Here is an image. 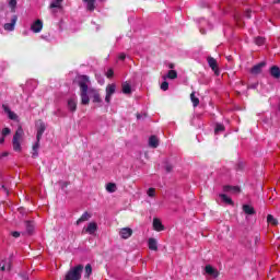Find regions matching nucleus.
<instances>
[{
    "mask_svg": "<svg viewBox=\"0 0 280 280\" xmlns=\"http://www.w3.org/2000/svg\"><path fill=\"white\" fill-rule=\"evenodd\" d=\"M77 82L80 88L81 104L86 106L91 102V98L89 97V93H91V90H89V83L91 82L89 75H79Z\"/></svg>",
    "mask_w": 280,
    "mask_h": 280,
    "instance_id": "f257e3e1",
    "label": "nucleus"
},
{
    "mask_svg": "<svg viewBox=\"0 0 280 280\" xmlns=\"http://www.w3.org/2000/svg\"><path fill=\"white\" fill-rule=\"evenodd\" d=\"M83 271L84 265H77L67 272L65 280H80Z\"/></svg>",
    "mask_w": 280,
    "mask_h": 280,
    "instance_id": "f03ea898",
    "label": "nucleus"
},
{
    "mask_svg": "<svg viewBox=\"0 0 280 280\" xmlns=\"http://www.w3.org/2000/svg\"><path fill=\"white\" fill-rule=\"evenodd\" d=\"M23 137V128L19 127L13 136V150L14 152H21V139Z\"/></svg>",
    "mask_w": 280,
    "mask_h": 280,
    "instance_id": "7ed1b4c3",
    "label": "nucleus"
},
{
    "mask_svg": "<svg viewBox=\"0 0 280 280\" xmlns=\"http://www.w3.org/2000/svg\"><path fill=\"white\" fill-rule=\"evenodd\" d=\"M117 89V86L115 84H108L106 88V96H105V102L107 104H110V97H113V95H115V90Z\"/></svg>",
    "mask_w": 280,
    "mask_h": 280,
    "instance_id": "20e7f679",
    "label": "nucleus"
},
{
    "mask_svg": "<svg viewBox=\"0 0 280 280\" xmlns=\"http://www.w3.org/2000/svg\"><path fill=\"white\" fill-rule=\"evenodd\" d=\"M45 130H47V126H45L43 120L37 121V136L36 139L40 141L43 139V135H45Z\"/></svg>",
    "mask_w": 280,
    "mask_h": 280,
    "instance_id": "39448f33",
    "label": "nucleus"
},
{
    "mask_svg": "<svg viewBox=\"0 0 280 280\" xmlns=\"http://www.w3.org/2000/svg\"><path fill=\"white\" fill-rule=\"evenodd\" d=\"M205 271L206 275H209V277H212V279H218V277H220V272L217 271V269L213 268L211 265H207Z\"/></svg>",
    "mask_w": 280,
    "mask_h": 280,
    "instance_id": "423d86ee",
    "label": "nucleus"
},
{
    "mask_svg": "<svg viewBox=\"0 0 280 280\" xmlns=\"http://www.w3.org/2000/svg\"><path fill=\"white\" fill-rule=\"evenodd\" d=\"M264 67H266V61H261L258 65H255L252 69H250V73L252 75H259V73H261V70L264 69Z\"/></svg>",
    "mask_w": 280,
    "mask_h": 280,
    "instance_id": "0eeeda50",
    "label": "nucleus"
},
{
    "mask_svg": "<svg viewBox=\"0 0 280 280\" xmlns=\"http://www.w3.org/2000/svg\"><path fill=\"white\" fill-rule=\"evenodd\" d=\"M119 235H120L121 240H129V237H132V229L122 228L119 231Z\"/></svg>",
    "mask_w": 280,
    "mask_h": 280,
    "instance_id": "6e6552de",
    "label": "nucleus"
},
{
    "mask_svg": "<svg viewBox=\"0 0 280 280\" xmlns=\"http://www.w3.org/2000/svg\"><path fill=\"white\" fill-rule=\"evenodd\" d=\"M32 32L35 34H38L39 32L43 31V21L36 20L32 25H31Z\"/></svg>",
    "mask_w": 280,
    "mask_h": 280,
    "instance_id": "1a4fd4ad",
    "label": "nucleus"
},
{
    "mask_svg": "<svg viewBox=\"0 0 280 280\" xmlns=\"http://www.w3.org/2000/svg\"><path fill=\"white\" fill-rule=\"evenodd\" d=\"M16 21H19V18L16 15H13L11 19V23L4 24V30H7V32H14V25H16Z\"/></svg>",
    "mask_w": 280,
    "mask_h": 280,
    "instance_id": "9d476101",
    "label": "nucleus"
},
{
    "mask_svg": "<svg viewBox=\"0 0 280 280\" xmlns=\"http://www.w3.org/2000/svg\"><path fill=\"white\" fill-rule=\"evenodd\" d=\"M269 73H270L271 78H275V80L280 79V68L278 66H272L269 69Z\"/></svg>",
    "mask_w": 280,
    "mask_h": 280,
    "instance_id": "9b49d317",
    "label": "nucleus"
},
{
    "mask_svg": "<svg viewBox=\"0 0 280 280\" xmlns=\"http://www.w3.org/2000/svg\"><path fill=\"white\" fill-rule=\"evenodd\" d=\"M208 65L214 71V73L218 75V61L213 57H208Z\"/></svg>",
    "mask_w": 280,
    "mask_h": 280,
    "instance_id": "f8f14e48",
    "label": "nucleus"
},
{
    "mask_svg": "<svg viewBox=\"0 0 280 280\" xmlns=\"http://www.w3.org/2000/svg\"><path fill=\"white\" fill-rule=\"evenodd\" d=\"M97 231V223L91 222L88 224V228L85 229V233H89V235H95V232Z\"/></svg>",
    "mask_w": 280,
    "mask_h": 280,
    "instance_id": "ddd939ff",
    "label": "nucleus"
},
{
    "mask_svg": "<svg viewBox=\"0 0 280 280\" xmlns=\"http://www.w3.org/2000/svg\"><path fill=\"white\" fill-rule=\"evenodd\" d=\"M243 211L244 213H246V215H255V208H253V206L250 205H244L243 206Z\"/></svg>",
    "mask_w": 280,
    "mask_h": 280,
    "instance_id": "4468645a",
    "label": "nucleus"
},
{
    "mask_svg": "<svg viewBox=\"0 0 280 280\" xmlns=\"http://www.w3.org/2000/svg\"><path fill=\"white\" fill-rule=\"evenodd\" d=\"M91 220V214L89 212H84L81 218L77 220V225L82 224V222H89Z\"/></svg>",
    "mask_w": 280,
    "mask_h": 280,
    "instance_id": "2eb2a0df",
    "label": "nucleus"
},
{
    "mask_svg": "<svg viewBox=\"0 0 280 280\" xmlns=\"http://www.w3.org/2000/svg\"><path fill=\"white\" fill-rule=\"evenodd\" d=\"M68 108H69V110H71V113H75V110L78 108V102L73 98H70L68 101Z\"/></svg>",
    "mask_w": 280,
    "mask_h": 280,
    "instance_id": "dca6fc26",
    "label": "nucleus"
},
{
    "mask_svg": "<svg viewBox=\"0 0 280 280\" xmlns=\"http://www.w3.org/2000/svg\"><path fill=\"white\" fill-rule=\"evenodd\" d=\"M223 190L231 194H240V187L237 186H224Z\"/></svg>",
    "mask_w": 280,
    "mask_h": 280,
    "instance_id": "f3484780",
    "label": "nucleus"
},
{
    "mask_svg": "<svg viewBox=\"0 0 280 280\" xmlns=\"http://www.w3.org/2000/svg\"><path fill=\"white\" fill-rule=\"evenodd\" d=\"M149 145L150 148H159V138H156V136H151L149 138Z\"/></svg>",
    "mask_w": 280,
    "mask_h": 280,
    "instance_id": "a211bd4d",
    "label": "nucleus"
},
{
    "mask_svg": "<svg viewBox=\"0 0 280 280\" xmlns=\"http://www.w3.org/2000/svg\"><path fill=\"white\" fill-rule=\"evenodd\" d=\"M153 228L155 231H163L165 226H163V223L159 219L153 220Z\"/></svg>",
    "mask_w": 280,
    "mask_h": 280,
    "instance_id": "6ab92c4d",
    "label": "nucleus"
},
{
    "mask_svg": "<svg viewBox=\"0 0 280 280\" xmlns=\"http://www.w3.org/2000/svg\"><path fill=\"white\" fill-rule=\"evenodd\" d=\"M148 244L150 250H159V244L156 243L155 238H149Z\"/></svg>",
    "mask_w": 280,
    "mask_h": 280,
    "instance_id": "aec40b11",
    "label": "nucleus"
},
{
    "mask_svg": "<svg viewBox=\"0 0 280 280\" xmlns=\"http://www.w3.org/2000/svg\"><path fill=\"white\" fill-rule=\"evenodd\" d=\"M25 226H26V233L28 235H32V233H34V222L25 221Z\"/></svg>",
    "mask_w": 280,
    "mask_h": 280,
    "instance_id": "412c9836",
    "label": "nucleus"
},
{
    "mask_svg": "<svg viewBox=\"0 0 280 280\" xmlns=\"http://www.w3.org/2000/svg\"><path fill=\"white\" fill-rule=\"evenodd\" d=\"M91 275H93V267L91 266V264H88L84 268L85 279H89V277H91Z\"/></svg>",
    "mask_w": 280,
    "mask_h": 280,
    "instance_id": "4be33fe9",
    "label": "nucleus"
},
{
    "mask_svg": "<svg viewBox=\"0 0 280 280\" xmlns=\"http://www.w3.org/2000/svg\"><path fill=\"white\" fill-rule=\"evenodd\" d=\"M122 93H125V95H130V93H132V86H130L129 83H122Z\"/></svg>",
    "mask_w": 280,
    "mask_h": 280,
    "instance_id": "5701e85b",
    "label": "nucleus"
},
{
    "mask_svg": "<svg viewBox=\"0 0 280 280\" xmlns=\"http://www.w3.org/2000/svg\"><path fill=\"white\" fill-rule=\"evenodd\" d=\"M37 141L33 145V159H36L38 156V148H40V140L36 139Z\"/></svg>",
    "mask_w": 280,
    "mask_h": 280,
    "instance_id": "b1692460",
    "label": "nucleus"
},
{
    "mask_svg": "<svg viewBox=\"0 0 280 280\" xmlns=\"http://www.w3.org/2000/svg\"><path fill=\"white\" fill-rule=\"evenodd\" d=\"M37 141L33 145V159H36L38 156V148H40V140L36 139Z\"/></svg>",
    "mask_w": 280,
    "mask_h": 280,
    "instance_id": "393cba45",
    "label": "nucleus"
},
{
    "mask_svg": "<svg viewBox=\"0 0 280 280\" xmlns=\"http://www.w3.org/2000/svg\"><path fill=\"white\" fill-rule=\"evenodd\" d=\"M267 222L268 224H272V226H277V224H279V221L275 219L272 214L267 215Z\"/></svg>",
    "mask_w": 280,
    "mask_h": 280,
    "instance_id": "a878e982",
    "label": "nucleus"
},
{
    "mask_svg": "<svg viewBox=\"0 0 280 280\" xmlns=\"http://www.w3.org/2000/svg\"><path fill=\"white\" fill-rule=\"evenodd\" d=\"M190 100L192 102V106L196 108V106H198L200 104V100L198 97H196V92H192L190 94Z\"/></svg>",
    "mask_w": 280,
    "mask_h": 280,
    "instance_id": "bb28decb",
    "label": "nucleus"
},
{
    "mask_svg": "<svg viewBox=\"0 0 280 280\" xmlns=\"http://www.w3.org/2000/svg\"><path fill=\"white\" fill-rule=\"evenodd\" d=\"M106 189L109 194H115L117 191V185L108 183Z\"/></svg>",
    "mask_w": 280,
    "mask_h": 280,
    "instance_id": "cd10ccee",
    "label": "nucleus"
},
{
    "mask_svg": "<svg viewBox=\"0 0 280 280\" xmlns=\"http://www.w3.org/2000/svg\"><path fill=\"white\" fill-rule=\"evenodd\" d=\"M220 198L223 202H225V205H233V199H231L229 196H226L225 194H221Z\"/></svg>",
    "mask_w": 280,
    "mask_h": 280,
    "instance_id": "c85d7f7f",
    "label": "nucleus"
},
{
    "mask_svg": "<svg viewBox=\"0 0 280 280\" xmlns=\"http://www.w3.org/2000/svg\"><path fill=\"white\" fill-rule=\"evenodd\" d=\"M166 78H168V80H176V78H178V72H176V70H170Z\"/></svg>",
    "mask_w": 280,
    "mask_h": 280,
    "instance_id": "c756f323",
    "label": "nucleus"
},
{
    "mask_svg": "<svg viewBox=\"0 0 280 280\" xmlns=\"http://www.w3.org/2000/svg\"><path fill=\"white\" fill-rule=\"evenodd\" d=\"M214 132H215L217 135H220V132H224V125H222V124H217V125H215V128H214Z\"/></svg>",
    "mask_w": 280,
    "mask_h": 280,
    "instance_id": "7c9ffc66",
    "label": "nucleus"
},
{
    "mask_svg": "<svg viewBox=\"0 0 280 280\" xmlns=\"http://www.w3.org/2000/svg\"><path fill=\"white\" fill-rule=\"evenodd\" d=\"M93 102H94V104L102 103V97L100 96V93L94 92V94H93Z\"/></svg>",
    "mask_w": 280,
    "mask_h": 280,
    "instance_id": "2f4dec72",
    "label": "nucleus"
},
{
    "mask_svg": "<svg viewBox=\"0 0 280 280\" xmlns=\"http://www.w3.org/2000/svg\"><path fill=\"white\" fill-rule=\"evenodd\" d=\"M9 5L11 8V12H16V0H10Z\"/></svg>",
    "mask_w": 280,
    "mask_h": 280,
    "instance_id": "473e14b6",
    "label": "nucleus"
},
{
    "mask_svg": "<svg viewBox=\"0 0 280 280\" xmlns=\"http://www.w3.org/2000/svg\"><path fill=\"white\" fill-rule=\"evenodd\" d=\"M147 194L150 198H154V196H156V190L154 188H149Z\"/></svg>",
    "mask_w": 280,
    "mask_h": 280,
    "instance_id": "72a5a7b5",
    "label": "nucleus"
},
{
    "mask_svg": "<svg viewBox=\"0 0 280 280\" xmlns=\"http://www.w3.org/2000/svg\"><path fill=\"white\" fill-rule=\"evenodd\" d=\"M62 2L55 0L54 2L50 3V8H61Z\"/></svg>",
    "mask_w": 280,
    "mask_h": 280,
    "instance_id": "f704fd0d",
    "label": "nucleus"
},
{
    "mask_svg": "<svg viewBox=\"0 0 280 280\" xmlns=\"http://www.w3.org/2000/svg\"><path fill=\"white\" fill-rule=\"evenodd\" d=\"M8 117L9 119L15 120L19 116L14 112H9Z\"/></svg>",
    "mask_w": 280,
    "mask_h": 280,
    "instance_id": "c9c22d12",
    "label": "nucleus"
},
{
    "mask_svg": "<svg viewBox=\"0 0 280 280\" xmlns=\"http://www.w3.org/2000/svg\"><path fill=\"white\" fill-rule=\"evenodd\" d=\"M161 89H162V91H167V89H170V83H167V81H164V82L161 84Z\"/></svg>",
    "mask_w": 280,
    "mask_h": 280,
    "instance_id": "e433bc0d",
    "label": "nucleus"
},
{
    "mask_svg": "<svg viewBox=\"0 0 280 280\" xmlns=\"http://www.w3.org/2000/svg\"><path fill=\"white\" fill-rule=\"evenodd\" d=\"M88 10H89L90 12H93V10H95V3H93V2H88Z\"/></svg>",
    "mask_w": 280,
    "mask_h": 280,
    "instance_id": "4c0bfd02",
    "label": "nucleus"
},
{
    "mask_svg": "<svg viewBox=\"0 0 280 280\" xmlns=\"http://www.w3.org/2000/svg\"><path fill=\"white\" fill-rule=\"evenodd\" d=\"M164 168L166 170L167 173H170V172H172V170H174V166H172V164H170V163H166L164 165Z\"/></svg>",
    "mask_w": 280,
    "mask_h": 280,
    "instance_id": "58836bf2",
    "label": "nucleus"
},
{
    "mask_svg": "<svg viewBox=\"0 0 280 280\" xmlns=\"http://www.w3.org/2000/svg\"><path fill=\"white\" fill-rule=\"evenodd\" d=\"M264 37H256L255 43L256 45H264Z\"/></svg>",
    "mask_w": 280,
    "mask_h": 280,
    "instance_id": "ea45409f",
    "label": "nucleus"
},
{
    "mask_svg": "<svg viewBox=\"0 0 280 280\" xmlns=\"http://www.w3.org/2000/svg\"><path fill=\"white\" fill-rule=\"evenodd\" d=\"M11 130L10 128H3L2 129V137H8V135H10Z\"/></svg>",
    "mask_w": 280,
    "mask_h": 280,
    "instance_id": "a19ab883",
    "label": "nucleus"
},
{
    "mask_svg": "<svg viewBox=\"0 0 280 280\" xmlns=\"http://www.w3.org/2000/svg\"><path fill=\"white\" fill-rule=\"evenodd\" d=\"M5 264H7V261L5 260H2L1 262H0V270L2 271V272H5Z\"/></svg>",
    "mask_w": 280,
    "mask_h": 280,
    "instance_id": "79ce46f5",
    "label": "nucleus"
},
{
    "mask_svg": "<svg viewBox=\"0 0 280 280\" xmlns=\"http://www.w3.org/2000/svg\"><path fill=\"white\" fill-rule=\"evenodd\" d=\"M2 108H3L4 113H7V115H9V114L12 112V110L10 109V107L7 106V105H2Z\"/></svg>",
    "mask_w": 280,
    "mask_h": 280,
    "instance_id": "37998d69",
    "label": "nucleus"
},
{
    "mask_svg": "<svg viewBox=\"0 0 280 280\" xmlns=\"http://www.w3.org/2000/svg\"><path fill=\"white\" fill-rule=\"evenodd\" d=\"M259 86V83H252L247 86V89H257Z\"/></svg>",
    "mask_w": 280,
    "mask_h": 280,
    "instance_id": "c03bdc74",
    "label": "nucleus"
},
{
    "mask_svg": "<svg viewBox=\"0 0 280 280\" xmlns=\"http://www.w3.org/2000/svg\"><path fill=\"white\" fill-rule=\"evenodd\" d=\"M60 185H61V189L69 187V183L67 182H60Z\"/></svg>",
    "mask_w": 280,
    "mask_h": 280,
    "instance_id": "a18cd8bd",
    "label": "nucleus"
},
{
    "mask_svg": "<svg viewBox=\"0 0 280 280\" xmlns=\"http://www.w3.org/2000/svg\"><path fill=\"white\" fill-rule=\"evenodd\" d=\"M11 235H12V237H21V232L14 231L11 233Z\"/></svg>",
    "mask_w": 280,
    "mask_h": 280,
    "instance_id": "49530a36",
    "label": "nucleus"
},
{
    "mask_svg": "<svg viewBox=\"0 0 280 280\" xmlns=\"http://www.w3.org/2000/svg\"><path fill=\"white\" fill-rule=\"evenodd\" d=\"M107 78H113L114 75V72H113V69H109L106 73Z\"/></svg>",
    "mask_w": 280,
    "mask_h": 280,
    "instance_id": "de8ad7c7",
    "label": "nucleus"
},
{
    "mask_svg": "<svg viewBox=\"0 0 280 280\" xmlns=\"http://www.w3.org/2000/svg\"><path fill=\"white\" fill-rule=\"evenodd\" d=\"M119 60H126V54H120Z\"/></svg>",
    "mask_w": 280,
    "mask_h": 280,
    "instance_id": "09e8293b",
    "label": "nucleus"
},
{
    "mask_svg": "<svg viewBox=\"0 0 280 280\" xmlns=\"http://www.w3.org/2000/svg\"><path fill=\"white\" fill-rule=\"evenodd\" d=\"M84 3H95V0H83Z\"/></svg>",
    "mask_w": 280,
    "mask_h": 280,
    "instance_id": "8fccbe9b",
    "label": "nucleus"
},
{
    "mask_svg": "<svg viewBox=\"0 0 280 280\" xmlns=\"http://www.w3.org/2000/svg\"><path fill=\"white\" fill-rule=\"evenodd\" d=\"M1 188L5 191V194H8V188L5 187V185H2Z\"/></svg>",
    "mask_w": 280,
    "mask_h": 280,
    "instance_id": "3c124183",
    "label": "nucleus"
},
{
    "mask_svg": "<svg viewBox=\"0 0 280 280\" xmlns=\"http://www.w3.org/2000/svg\"><path fill=\"white\" fill-rule=\"evenodd\" d=\"M5 141V138L2 136V138L0 139V143H3Z\"/></svg>",
    "mask_w": 280,
    "mask_h": 280,
    "instance_id": "603ef678",
    "label": "nucleus"
},
{
    "mask_svg": "<svg viewBox=\"0 0 280 280\" xmlns=\"http://www.w3.org/2000/svg\"><path fill=\"white\" fill-rule=\"evenodd\" d=\"M174 67H175L174 63L168 65V68H171V69H174Z\"/></svg>",
    "mask_w": 280,
    "mask_h": 280,
    "instance_id": "864d4df0",
    "label": "nucleus"
},
{
    "mask_svg": "<svg viewBox=\"0 0 280 280\" xmlns=\"http://www.w3.org/2000/svg\"><path fill=\"white\" fill-rule=\"evenodd\" d=\"M143 116L141 114L137 115V119H141Z\"/></svg>",
    "mask_w": 280,
    "mask_h": 280,
    "instance_id": "5fc2aeb1",
    "label": "nucleus"
},
{
    "mask_svg": "<svg viewBox=\"0 0 280 280\" xmlns=\"http://www.w3.org/2000/svg\"><path fill=\"white\" fill-rule=\"evenodd\" d=\"M22 277H23V280H28L30 279L25 275H23Z\"/></svg>",
    "mask_w": 280,
    "mask_h": 280,
    "instance_id": "6e6d98bb",
    "label": "nucleus"
},
{
    "mask_svg": "<svg viewBox=\"0 0 280 280\" xmlns=\"http://www.w3.org/2000/svg\"><path fill=\"white\" fill-rule=\"evenodd\" d=\"M1 156H8V152L2 153Z\"/></svg>",
    "mask_w": 280,
    "mask_h": 280,
    "instance_id": "4d7b16f0",
    "label": "nucleus"
},
{
    "mask_svg": "<svg viewBox=\"0 0 280 280\" xmlns=\"http://www.w3.org/2000/svg\"><path fill=\"white\" fill-rule=\"evenodd\" d=\"M247 19H250V13H246Z\"/></svg>",
    "mask_w": 280,
    "mask_h": 280,
    "instance_id": "13d9d810",
    "label": "nucleus"
},
{
    "mask_svg": "<svg viewBox=\"0 0 280 280\" xmlns=\"http://www.w3.org/2000/svg\"><path fill=\"white\" fill-rule=\"evenodd\" d=\"M57 1H59V2H61V3H62L65 0H57Z\"/></svg>",
    "mask_w": 280,
    "mask_h": 280,
    "instance_id": "bf43d9fd",
    "label": "nucleus"
},
{
    "mask_svg": "<svg viewBox=\"0 0 280 280\" xmlns=\"http://www.w3.org/2000/svg\"><path fill=\"white\" fill-rule=\"evenodd\" d=\"M275 3H279V0H276Z\"/></svg>",
    "mask_w": 280,
    "mask_h": 280,
    "instance_id": "052dcab7",
    "label": "nucleus"
}]
</instances>
